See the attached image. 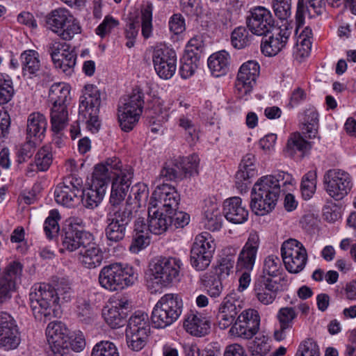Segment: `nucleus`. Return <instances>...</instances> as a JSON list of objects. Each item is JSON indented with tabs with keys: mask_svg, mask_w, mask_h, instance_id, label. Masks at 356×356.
<instances>
[{
	"mask_svg": "<svg viewBox=\"0 0 356 356\" xmlns=\"http://www.w3.org/2000/svg\"><path fill=\"white\" fill-rule=\"evenodd\" d=\"M182 264L175 257H159L149 264V279L160 288L171 284L179 275Z\"/></svg>",
	"mask_w": 356,
	"mask_h": 356,
	"instance_id": "nucleus-4",
	"label": "nucleus"
},
{
	"mask_svg": "<svg viewBox=\"0 0 356 356\" xmlns=\"http://www.w3.org/2000/svg\"><path fill=\"white\" fill-rule=\"evenodd\" d=\"M83 180L73 174L63 179L54 191L55 201L63 206L74 207L79 202Z\"/></svg>",
	"mask_w": 356,
	"mask_h": 356,
	"instance_id": "nucleus-10",
	"label": "nucleus"
},
{
	"mask_svg": "<svg viewBox=\"0 0 356 356\" xmlns=\"http://www.w3.org/2000/svg\"><path fill=\"white\" fill-rule=\"evenodd\" d=\"M270 11L263 6H257L250 10L247 18L248 29L257 35H266L275 28Z\"/></svg>",
	"mask_w": 356,
	"mask_h": 356,
	"instance_id": "nucleus-17",
	"label": "nucleus"
},
{
	"mask_svg": "<svg viewBox=\"0 0 356 356\" xmlns=\"http://www.w3.org/2000/svg\"><path fill=\"white\" fill-rule=\"evenodd\" d=\"M152 10L151 4L147 5L141 9V33L145 38H149L152 35Z\"/></svg>",
	"mask_w": 356,
	"mask_h": 356,
	"instance_id": "nucleus-50",
	"label": "nucleus"
},
{
	"mask_svg": "<svg viewBox=\"0 0 356 356\" xmlns=\"http://www.w3.org/2000/svg\"><path fill=\"white\" fill-rule=\"evenodd\" d=\"M278 197L269 199V195H263L261 198L252 193L250 207L252 211L258 216H264L270 212L275 207Z\"/></svg>",
	"mask_w": 356,
	"mask_h": 356,
	"instance_id": "nucleus-38",
	"label": "nucleus"
},
{
	"mask_svg": "<svg viewBox=\"0 0 356 356\" xmlns=\"http://www.w3.org/2000/svg\"><path fill=\"white\" fill-rule=\"evenodd\" d=\"M199 56L194 54H186L184 57V62L180 68L181 76L184 79L191 76L197 68Z\"/></svg>",
	"mask_w": 356,
	"mask_h": 356,
	"instance_id": "nucleus-56",
	"label": "nucleus"
},
{
	"mask_svg": "<svg viewBox=\"0 0 356 356\" xmlns=\"http://www.w3.org/2000/svg\"><path fill=\"white\" fill-rule=\"evenodd\" d=\"M69 330L60 321H53L46 328V335L53 356H72L69 348Z\"/></svg>",
	"mask_w": 356,
	"mask_h": 356,
	"instance_id": "nucleus-8",
	"label": "nucleus"
},
{
	"mask_svg": "<svg viewBox=\"0 0 356 356\" xmlns=\"http://www.w3.org/2000/svg\"><path fill=\"white\" fill-rule=\"evenodd\" d=\"M296 317L297 313L293 307H285L279 309L276 318L280 327L274 332V338L276 341H281L286 339V331L292 327L293 321Z\"/></svg>",
	"mask_w": 356,
	"mask_h": 356,
	"instance_id": "nucleus-32",
	"label": "nucleus"
},
{
	"mask_svg": "<svg viewBox=\"0 0 356 356\" xmlns=\"http://www.w3.org/2000/svg\"><path fill=\"white\" fill-rule=\"evenodd\" d=\"M229 55L225 51H220L211 55L208 66L212 74L216 77L226 74L228 70Z\"/></svg>",
	"mask_w": 356,
	"mask_h": 356,
	"instance_id": "nucleus-36",
	"label": "nucleus"
},
{
	"mask_svg": "<svg viewBox=\"0 0 356 356\" xmlns=\"http://www.w3.org/2000/svg\"><path fill=\"white\" fill-rule=\"evenodd\" d=\"M273 8L280 19H286L291 15V0H273Z\"/></svg>",
	"mask_w": 356,
	"mask_h": 356,
	"instance_id": "nucleus-63",
	"label": "nucleus"
},
{
	"mask_svg": "<svg viewBox=\"0 0 356 356\" xmlns=\"http://www.w3.org/2000/svg\"><path fill=\"white\" fill-rule=\"evenodd\" d=\"M260 316L254 309H247L240 313L229 330V334L234 338L252 339L259 330Z\"/></svg>",
	"mask_w": 356,
	"mask_h": 356,
	"instance_id": "nucleus-7",
	"label": "nucleus"
},
{
	"mask_svg": "<svg viewBox=\"0 0 356 356\" xmlns=\"http://www.w3.org/2000/svg\"><path fill=\"white\" fill-rule=\"evenodd\" d=\"M100 104V92L97 88L93 85L86 86L83 95L80 98L79 108L81 111L84 112L92 110L95 113H97Z\"/></svg>",
	"mask_w": 356,
	"mask_h": 356,
	"instance_id": "nucleus-34",
	"label": "nucleus"
},
{
	"mask_svg": "<svg viewBox=\"0 0 356 356\" xmlns=\"http://www.w3.org/2000/svg\"><path fill=\"white\" fill-rule=\"evenodd\" d=\"M134 172H124L122 176L114 177L112 181L109 197L111 208L122 209L120 204L124 202L131 184Z\"/></svg>",
	"mask_w": 356,
	"mask_h": 356,
	"instance_id": "nucleus-23",
	"label": "nucleus"
},
{
	"mask_svg": "<svg viewBox=\"0 0 356 356\" xmlns=\"http://www.w3.org/2000/svg\"><path fill=\"white\" fill-rule=\"evenodd\" d=\"M21 341L20 332L14 318L7 313L0 315V347L16 348Z\"/></svg>",
	"mask_w": 356,
	"mask_h": 356,
	"instance_id": "nucleus-19",
	"label": "nucleus"
},
{
	"mask_svg": "<svg viewBox=\"0 0 356 356\" xmlns=\"http://www.w3.org/2000/svg\"><path fill=\"white\" fill-rule=\"evenodd\" d=\"M191 249L197 250L198 252H207L213 254L216 249V245L211 235L209 232H204L195 236Z\"/></svg>",
	"mask_w": 356,
	"mask_h": 356,
	"instance_id": "nucleus-43",
	"label": "nucleus"
},
{
	"mask_svg": "<svg viewBox=\"0 0 356 356\" xmlns=\"http://www.w3.org/2000/svg\"><path fill=\"white\" fill-rule=\"evenodd\" d=\"M223 212L225 218L234 224L243 223L248 217V211L238 197L226 200L223 204Z\"/></svg>",
	"mask_w": 356,
	"mask_h": 356,
	"instance_id": "nucleus-26",
	"label": "nucleus"
},
{
	"mask_svg": "<svg viewBox=\"0 0 356 356\" xmlns=\"http://www.w3.org/2000/svg\"><path fill=\"white\" fill-rule=\"evenodd\" d=\"M182 300L177 294L163 296L154 305L152 322L155 327L164 328L173 323L181 314Z\"/></svg>",
	"mask_w": 356,
	"mask_h": 356,
	"instance_id": "nucleus-2",
	"label": "nucleus"
},
{
	"mask_svg": "<svg viewBox=\"0 0 356 356\" xmlns=\"http://www.w3.org/2000/svg\"><path fill=\"white\" fill-rule=\"evenodd\" d=\"M74 16L70 10L65 8H58L53 10L47 17V24H48L50 30L54 33L69 22Z\"/></svg>",
	"mask_w": 356,
	"mask_h": 356,
	"instance_id": "nucleus-37",
	"label": "nucleus"
},
{
	"mask_svg": "<svg viewBox=\"0 0 356 356\" xmlns=\"http://www.w3.org/2000/svg\"><path fill=\"white\" fill-rule=\"evenodd\" d=\"M171 213H164V210L149 204L148 207V229L154 234L165 232L171 225Z\"/></svg>",
	"mask_w": 356,
	"mask_h": 356,
	"instance_id": "nucleus-28",
	"label": "nucleus"
},
{
	"mask_svg": "<svg viewBox=\"0 0 356 356\" xmlns=\"http://www.w3.org/2000/svg\"><path fill=\"white\" fill-rule=\"evenodd\" d=\"M155 71L162 79H168L175 74L177 68L175 51L165 46H157L152 54Z\"/></svg>",
	"mask_w": 356,
	"mask_h": 356,
	"instance_id": "nucleus-14",
	"label": "nucleus"
},
{
	"mask_svg": "<svg viewBox=\"0 0 356 356\" xmlns=\"http://www.w3.org/2000/svg\"><path fill=\"white\" fill-rule=\"evenodd\" d=\"M270 349L269 339L264 335H259L254 338L250 346L252 356H265Z\"/></svg>",
	"mask_w": 356,
	"mask_h": 356,
	"instance_id": "nucleus-55",
	"label": "nucleus"
},
{
	"mask_svg": "<svg viewBox=\"0 0 356 356\" xmlns=\"http://www.w3.org/2000/svg\"><path fill=\"white\" fill-rule=\"evenodd\" d=\"M259 70V65L255 60H248L241 66L235 82V92L239 98H243L252 91Z\"/></svg>",
	"mask_w": 356,
	"mask_h": 356,
	"instance_id": "nucleus-13",
	"label": "nucleus"
},
{
	"mask_svg": "<svg viewBox=\"0 0 356 356\" xmlns=\"http://www.w3.org/2000/svg\"><path fill=\"white\" fill-rule=\"evenodd\" d=\"M15 93L11 78L6 74L0 73V105L8 103Z\"/></svg>",
	"mask_w": 356,
	"mask_h": 356,
	"instance_id": "nucleus-47",
	"label": "nucleus"
},
{
	"mask_svg": "<svg viewBox=\"0 0 356 356\" xmlns=\"http://www.w3.org/2000/svg\"><path fill=\"white\" fill-rule=\"evenodd\" d=\"M293 178L288 173H279L277 177L267 175L261 177L254 185L252 193H256V195L261 198L263 195H269L272 200L278 197L280 188L287 185H291Z\"/></svg>",
	"mask_w": 356,
	"mask_h": 356,
	"instance_id": "nucleus-12",
	"label": "nucleus"
},
{
	"mask_svg": "<svg viewBox=\"0 0 356 356\" xmlns=\"http://www.w3.org/2000/svg\"><path fill=\"white\" fill-rule=\"evenodd\" d=\"M250 37L245 27H238L232 33V44L236 49H243L250 44Z\"/></svg>",
	"mask_w": 356,
	"mask_h": 356,
	"instance_id": "nucleus-57",
	"label": "nucleus"
},
{
	"mask_svg": "<svg viewBox=\"0 0 356 356\" xmlns=\"http://www.w3.org/2000/svg\"><path fill=\"white\" fill-rule=\"evenodd\" d=\"M272 31V35L261 43V52L267 56H274L280 52L286 47L291 34V30L287 26L274 28Z\"/></svg>",
	"mask_w": 356,
	"mask_h": 356,
	"instance_id": "nucleus-22",
	"label": "nucleus"
},
{
	"mask_svg": "<svg viewBox=\"0 0 356 356\" xmlns=\"http://www.w3.org/2000/svg\"><path fill=\"white\" fill-rule=\"evenodd\" d=\"M259 245V234L255 231L251 232L238 256L236 268L238 270L250 271L253 269Z\"/></svg>",
	"mask_w": 356,
	"mask_h": 356,
	"instance_id": "nucleus-20",
	"label": "nucleus"
},
{
	"mask_svg": "<svg viewBox=\"0 0 356 356\" xmlns=\"http://www.w3.org/2000/svg\"><path fill=\"white\" fill-rule=\"evenodd\" d=\"M179 163L181 168H183V172L185 175H192L197 173L198 167L200 163V159L197 155L192 154L186 157L179 158Z\"/></svg>",
	"mask_w": 356,
	"mask_h": 356,
	"instance_id": "nucleus-60",
	"label": "nucleus"
},
{
	"mask_svg": "<svg viewBox=\"0 0 356 356\" xmlns=\"http://www.w3.org/2000/svg\"><path fill=\"white\" fill-rule=\"evenodd\" d=\"M148 336L126 331V341L128 347L134 351L142 350L147 342Z\"/></svg>",
	"mask_w": 356,
	"mask_h": 356,
	"instance_id": "nucleus-62",
	"label": "nucleus"
},
{
	"mask_svg": "<svg viewBox=\"0 0 356 356\" xmlns=\"http://www.w3.org/2000/svg\"><path fill=\"white\" fill-rule=\"evenodd\" d=\"M52 288L55 290L56 296L58 297V301L62 299L64 302H68L73 298L72 284L65 278L58 279Z\"/></svg>",
	"mask_w": 356,
	"mask_h": 356,
	"instance_id": "nucleus-48",
	"label": "nucleus"
},
{
	"mask_svg": "<svg viewBox=\"0 0 356 356\" xmlns=\"http://www.w3.org/2000/svg\"><path fill=\"white\" fill-rule=\"evenodd\" d=\"M325 189L330 196L341 200L351 188L349 175L341 170H328L324 175Z\"/></svg>",
	"mask_w": 356,
	"mask_h": 356,
	"instance_id": "nucleus-16",
	"label": "nucleus"
},
{
	"mask_svg": "<svg viewBox=\"0 0 356 356\" xmlns=\"http://www.w3.org/2000/svg\"><path fill=\"white\" fill-rule=\"evenodd\" d=\"M49 52L56 68L67 75L72 73L76 56L70 44L58 39L54 40L49 44Z\"/></svg>",
	"mask_w": 356,
	"mask_h": 356,
	"instance_id": "nucleus-11",
	"label": "nucleus"
},
{
	"mask_svg": "<svg viewBox=\"0 0 356 356\" xmlns=\"http://www.w3.org/2000/svg\"><path fill=\"white\" fill-rule=\"evenodd\" d=\"M35 165L40 171L47 170L52 163V154L49 147H42L35 156Z\"/></svg>",
	"mask_w": 356,
	"mask_h": 356,
	"instance_id": "nucleus-61",
	"label": "nucleus"
},
{
	"mask_svg": "<svg viewBox=\"0 0 356 356\" xmlns=\"http://www.w3.org/2000/svg\"><path fill=\"white\" fill-rule=\"evenodd\" d=\"M81 26L79 20L74 17L69 22L59 28L55 33L61 40L70 41L76 35L81 33Z\"/></svg>",
	"mask_w": 356,
	"mask_h": 356,
	"instance_id": "nucleus-46",
	"label": "nucleus"
},
{
	"mask_svg": "<svg viewBox=\"0 0 356 356\" xmlns=\"http://www.w3.org/2000/svg\"><path fill=\"white\" fill-rule=\"evenodd\" d=\"M137 276L132 267L114 263L103 267L99 274L100 285L111 291H116L131 286Z\"/></svg>",
	"mask_w": 356,
	"mask_h": 356,
	"instance_id": "nucleus-1",
	"label": "nucleus"
},
{
	"mask_svg": "<svg viewBox=\"0 0 356 356\" xmlns=\"http://www.w3.org/2000/svg\"><path fill=\"white\" fill-rule=\"evenodd\" d=\"M310 148V143L306 141L300 133L296 132L292 134L288 139L286 150L291 154H293L296 151L305 152Z\"/></svg>",
	"mask_w": 356,
	"mask_h": 356,
	"instance_id": "nucleus-49",
	"label": "nucleus"
},
{
	"mask_svg": "<svg viewBox=\"0 0 356 356\" xmlns=\"http://www.w3.org/2000/svg\"><path fill=\"white\" fill-rule=\"evenodd\" d=\"M70 96V88L64 83H54L49 91V101L53 106H66Z\"/></svg>",
	"mask_w": 356,
	"mask_h": 356,
	"instance_id": "nucleus-41",
	"label": "nucleus"
},
{
	"mask_svg": "<svg viewBox=\"0 0 356 356\" xmlns=\"http://www.w3.org/2000/svg\"><path fill=\"white\" fill-rule=\"evenodd\" d=\"M143 105L144 94L138 87L134 88L127 98L119 104L118 118L124 131H130L136 125L143 113Z\"/></svg>",
	"mask_w": 356,
	"mask_h": 356,
	"instance_id": "nucleus-3",
	"label": "nucleus"
},
{
	"mask_svg": "<svg viewBox=\"0 0 356 356\" xmlns=\"http://www.w3.org/2000/svg\"><path fill=\"white\" fill-rule=\"evenodd\" d=\"M22 75L28 79L36 76L40 69L39 54L35 50H26L20 56Z\"/></svg>",
	"mask_w": 356,
	"mask_h": 356,
	"instance_id": "nucleus-33",
	"label": "nucleus"
},
{
	"mask_svg": "<svg viewBox=\"0 0 356 356\" xmlns=\"http://www.w3.org/2000/svg\"><path fill=\"white\" fill-rule=\"evenodd\" d=\"M77 259L83 266L91 269L101 265L103 254L96 243H88L79 250Z\"/></svg>",
	"mask_w": 356,
	"mask_h": 356,
	"instance_id": "nucleus-29",
	"label": "nucleus"
},
{
	"mask_svg": "<svg viewBox=\"0 0 356 356\" xmlns=\"http://www.w3.org/2000/svg\"><path fill=\"white\" fill-rule=\"evenodd\" d=\"M241 307L231 297H226L220 304L216 316L217 325L220 330H225L233 325Z\"/></svg>",
	"mask_w": 356,
	"mask_h": 356,
	"instance_id": "nucleus-27",
	"label": "nucleus"
},
{
	"mask_svg": "<svg viewBox=\"0 0 356 356\" xmlns=\"http://www.w3.org/2000/svg\"><path fill=\"white\" fill-rule=\"evenodd\" d=\"M279 285L271 277L260 276L254 284V294L257 300L264 305L272 304L276 299Z\"/></svg>",
	"mask_w": 356,
	"mask_h": 356,
	"instance_id": "nucleus-24",
	"label": "nucleus"
},
{
	"mask_svg": "<svg viewBox=\"0 0 356 356\" xmlns=\"http://www.w3.org/2000/svg\"><path fill=\"white\" fill-rule=\"evenodd\" d=\"M204 213L207 220L206 225L209 229L214 231L221 227L222 216L219 205L216 202L210 200L206 202Z\"/></svg>",
	"mask_w": 356,
	"mask_h": 356,
	"instance_id": "nucleus-39",
	"label": "nucleus"
},
{
	"mask_svg": "<svg viewBox=\"0 0 356 356\" xmlns=\"http://www.w3.org/2000/svg\"><path fill=\"white\" fill-rule=\"evenodd\" d=\"M91 356H120V355L113 343L102 341L94 346Z\"/></svg>",
	"mask_w": 356,
	"mask_h": 356,
	"instance_id": "nucleus-59",
	"label": "nucleus"
},
{
	"mask_svg": "<svg viewBox=\"0 0 356 356\" xmlns=\"http://www.w3.org/2000/svg\"><path fill=\"white\" fill-rule=\"evenodd\" d=\"M183 168H181L177 159L165 163L161 172V176L165 177L168 180H176L182 179L185 177L183 172Z\"/></svg>",
	"mask_w": 356,
	"mask_h": 356,
	"instance_id": "nucleus-54",
	"label": "nucleus"
},
{
	"mask_svg": "<svg viewBox=\"0 0 356 356\" xmlns=\"http://www.w3.org/2000/svg\"><path fill=\"white\" fill-rule=\"evenodd\" d=\"M281 255L286 269L294 274L304 269L308 257L303 244L294 238H289L283 242Z\"/></svg>",
	"mask_w": 356,
	"mask_h": 356,
	"instance_id": "nucleus-6",
	"label": "nucleus"
},
{
	"mask_svg": "<svg viewBox=\"0 0 356 356\" xmlns=\"http://www.w3.org/2000/svg\"><path fill=\"white\" fill-rule=\"evenodd\" d=\"M51 128L54 133L60 134L68 122L67 106H53L51 109Z\"/></svg>",
	"mask_w": 356,
	"mask_h": 356,
	"instance_id": "nucleus-40",
	"label": "nucleus"
},
{
	"mask_svg": "<svg viewBox=\"0 0 356 356\" xmlns=\"http://www.w3.org/2000/svg\"><path fill=\"white\" fill-rule=\"evenodd\" d=\"M180 200L176 188L168 184L156 187L150 197L149 204L163 209L165 213H172L178 207Z\"/></svg>",
	"mask_w": 356,
	"mask_h": 356,
	"instance_id": "nucleus-15",
	"label": "nucleus"
},
{
	"mask_svg": "<svg viewBox=\"0 0 356 356\" xmlns=\"http://www.w3.org/2000/svg\"><path fill=\"white\" fill-rule=\"evenodd\" d=\"M83 227L84 222L81 218L70 217L66 220L63 239V246L65 250L73 252L86 245L83 240L85 234Z\"/></svg>",
	"mask_w": 356,
	"mask_h": 356,
	"instance_id": "nucleus-18",
	"label": "nucleus"
},
{
	"mask_svg": "<svg viewBox=\"0 0 356 356\" xmlns=\"http://www.w3.org/2000/svg\"><path fill=\"white\" fill-rule=\"evenodd\" d=\"M282 270L281 263L280 259L277 256L269 255L265 260L263 268V275L268 277H275L280 275Z\"/></svg>",
	"mask_w": 356,
	"mask_h": 356,
	"instance_id": "nucleus-52",
	"label": "nucleus"
},
{
	"mask_svg": "<svg viewBox=\"0 0 356 356\" xmlns=\"http://www.w3.org/2000/svg\"><path fill=\"white\" fill-rule=\"evenodd\" d=\"M129 305L130 301L125 297L111 302L102 310V316L106 323L113 329L123 326L127 316L125 310Z\"/></svg>",
	"mask_w": 356,
	"mask_h": 356,
	"instance_id": "nucleus-21",
	"label": "nucleus"
},
{
	"mask_svg": "<svg viewBox=\"0 0 356 356\" xmlns=\"http://www.w3.org/2000/svg\"><path fill=\"white\" fill-rule=\"evenodd\" d=\"M213 254L204 252H198L197 250H191V263L193 267L197 270H205L210 264Z\"/></svg>",
	"mask_w": 356,
	"mask_h": 356,
	"instance_id": "nucleus-53",
	"label": "nucleus"
},
{
	"mask_svg": "<svg viewBox=\"0 0 356 356\" xmlns=\"http://www.w3.org/2000/svg\"><path fill=\"white\" fill-rule=\"evenodd\" d=\"M22 271V266L20 263L16 261L11 262L6 267L1 280L8 284L13 283V286H15L16 282L20 279Z\"/></svg>",
	"mask_w": 356,
	"mask_h": 356,
	"instance_id": "nucleus-58",
	"label": "nucleus"
},
{
	"mask_svg": "<svg viewBox=\"0 0 356 356\" xmlns=\"http://www.w3.org/2000/svg\"><path fill=\"white\" fill-rule=\"evenodd\" d=\"M132 218L131 211L128 208L116 209L110 208L107 214L105 234L108 240L118 242L126 234L127 227Z\"/></svg>",
	"mask_w": 356,
	"mask_h": 356,
	"instance_id": "nucleus-9",
	"label": "nucleus"
},
{
	"mask_svg": "<svg viewBox=\"0 0 356 356\" xmlns=\"http://www.w3.org/2000/svg\"><path fill=\"white\" fill-rule=\"evenodd\" d=\"M106 187H102L93 182L81 191L83 204L88 209L97 207L102 201L106 193Z\"/></svg>",
	"mask_w": 356,
	"mask_h": 356,
	"instance_id": "nucleus-35",
	"label": "nucleus"
},
{
	"mask_svg": "<svg viewBox=\"0 0 356 356\" xmlns=\"http://www.w3.org/2000/svg\"><path fill=\"white\" fill-rule=\"evenodd\" d=\"M47 127L45 116L40 112L31 113L27 118V138L40 143L44 136Z\"/></svg>",
	"mask_w": 356,
	"mask_h": 356,
	"instance_id": "nucleus-30",
	"label": "nucleus"
},
{
	"mask_svg": "<svg viewBox=\"0 0 356 356\" xmlns=\"http://www.w3.org/2000/svg\"><path fill=\"white\" fill-rule=\"evenodd\" d=\"M316 178V170H310L303 176L300 190L304 199L309 200L315 193L317 182Z\"/></svg>",
	"mask_w": 356,
	"mask_h": 356,
	"instance_id": "nucleus-45",
	"label": "nucleus"
},
{
	"mask_svg": "<svg viewBox=\"0 0 356 356\" xmlns=\"http://www.w3.org/2000/svg\"><path fill=\"white\" fill-rule=\"evenodd\" d=\"M30 305L35 318L42 320L51 314V311L58 305V297L55 290L48 284L40 285L30 293Z\"/></svg>",
	"mask_w": 356,
	"mask_h": 356,
	"instance_id": "nucleus-5",
	"label": "nucleus"
},
{
	"mask_svg": "<svg viewBox=\"0 0 356 356\" xmlns=\"http://www.w3.org/2000/svg\"><path fill=\"white\" fill-rule=\"evenodd\" d=\"M297 356H320L319 348L317 343L312 339L304 340L299 346Z\"/></svg>",
	"mask_w": 356,
	"mask_h": 356,
	"instance_id": "nucleus-64",
	"label": "nucleus"
},
{
	"mask_svg": "<svg viewBox=\"0 0 356 356\" xmlns=\"http://www.w3.org/2000/svg\"><path fill=\"white\" fill-rule=\"evenodd\" d=\"M187 332L195 337H203L209 332L211 321L209 318L196 311H190L184 321Z\"/></svg>",
	"mask_w": 356,
	"mask_h": 356,
	"instance_id": "nucleus-25",
	"label": "nucleus"
},
{
	"mask_svg": "<svg viewBox=\"0 0 356 356\" xmlns=\"http://www.w3.org/2000/svg\"><path fill=\"white\" fill-rule=\"evenodd\" d=\"M60 219V214L57 209H52L49 211L44 223V231L49 238H53L58 235Z\"/></svg>",
	"mask_w": 356,
	"mask_h": 356,
	"instance_id": "nucleus-44",
	"label": "nucleus"
},
{
	"mask_svg": "<svg viewBox=\"0 0 356 356\" xmlns=\"http://www.w3.org/2000/svg\"><path fill=\"white\" fill-rule=\"evenodd\" d=\"M201 282L211 297H218L222 290V285L219 279L214 278L209 273L204 274Z\"/></svg>",
	"mask_w": 356,
	"mask_h": 356,
	"instance_id": "nucleus-51",
	"label": "nucleus"
},
{
	"mask_svg": "<svg viewBox=\"0 0 356 356\" xmlns=\"http://www.w3.org/2000/svg\"><path fill=\"white\" fill-rule=\"evenodd\" d=\"M126 331L148 336L150 332L148 316L140 314L131 316Z\"/></svg>",
	"mask_w": 356,
	"mask_h": 356,
	"instance_id": "nucleus-42",
	"label": "nucleus"
},
{
	"mask_svg": "<svg viewBox=\"0 0 356 356\" xmlns=\"http://www.w3.org/2000/svg\"><path fill=\"white\" fill-rule=\"evenodd\" d=\"M149 195V188L143 183L135 184L131 190L126 204L122 208H128L131 211V216L138 212V209L146 204Z\"/></svg>",
	"mask_w": 356,
	"mask_h": 356,
	"instance_id": "nucleus-31",
	"label": "nucleus"
}]
</instances>
